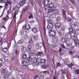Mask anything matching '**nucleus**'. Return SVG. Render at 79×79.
Masks as SVG:
<instances>
[{
  "label": "nucleus",
  "mask_w": 79,
  "mask_h": 79,
  "mask_svg": "<svg viewBox=\"0 0 79 79\" xmlns=\"http://www.w3.org/2000/svg\"><path fill=\"white\" fill-rule=\"evenodd\" d=\"M40 79H44V76L43 75H41L39 77Z\"/></svg>",
  "instance_id": "nucleus-51"
},
{
  "label": "nucleus",
  "mask_w": 79,
  "mask_h": 79,
  "mask_svg": "<svg viewBox=\"0 0 79 79\" xmlns=\"http://www.w3.org/2000/svg\"><path fill=\"white\" fill-rule=\"evenodd\" d=\"M29 44L31 45V44L32 45H34V41H33V40H32V39H30L29 40Z\"/></svg>",
  "instance_id": "nucleus-20"
},
{
  "label": "nucleus",
  "mask_w": 79,
  "mask_h": 79,
  "mask_svg": "<svg viewBox=\"0 0 79 79\" xmlns=\"http://www.w3.org/2000/svg\"><path fill=\"white\" fill-rule=\"evenodd\" d=\"M61 46L62 48H66V47H65V46L64 45V44H61Z\"/></svg>",
  "instance_id": "nucleus-57"
},
{
  "label": "nucleus",
  "mask_w": 79,
  "mask_h": 79,
  "mask_svg": "<svg viewBox=\"0 0 79 79\" xmlns=\"http://www.w3.org/2000/svg\"><path fill=\"white\" fill-rule=\"evenodd\" d=\"M26 0H23L22 1H20L19 3H20L21 5H23V4H24L26 3Z\"/></svg>",
  "instance_id": "nucleus-41"
},
{
  "label": "nucleus",
  "mask_w": 79,
  "mask_h": 79,
  "mask_svg": "<svg viewBox=\"0 0 79 79\" xmlns=\"http://www.w3.org/2000/svg\"><path fill=\"white\" fill-rule=\"evenodd\" d=\"M47 26H49L50 27L53 28V25L52 23L48 24Z\"/></svg>",
  "instance_id": "nucleus-46"
},
{
  "label": "nucleus",
  "mask_w": 79,
  "mask_h": 79,
  "mask_svg": "<svg viewBox=\"0 0 79 79\" xmlns=\"http://www.w3.org/2000/svg\"><path fill=\"white\" fill-rule=\"evenodd\" d=\"M26 28V24H25L22 27V29L23 30H24Z\"/></svg>",
  "instance_id": "nucleus-55"
},
{
  "label": "nucleus",
  "mask_w": 79,
  "mask_h": 79,
  "mask_svg": "<svg viewBox=\"0 0 79 79\" xmlns=\"http://www.w3.org/2000/svg\"><path fill=\"white\" fill-rule=\"evenodd\" d=\"M16 15H17V14H16V11L14 15V17H13V19L14 20V21L15 22V23H16Z\"/></svg>",
  "instance_id": "nucleus-29"
},
{
  "label": "nucleus",
  "mask_w": 79,
  "mask_h": 79,
  "mask_svg": "<svg viewBox=\"0 0 79 79\" xmlns=\"http://www.w3.org/2000/svg\"><path fill=\"white\" fill-rule=\"evenodd\" d=\"M69 0V1H70V2H71V3H73V5H75V1H74V0Z\"/></svg>",
  "instance_id": "nucleus-49"
},
{
  "label": "nucleus",
  "mask_w": 79,
  "mask_h": 79,
  "mask_svg": "<svg viewBox=\"0 0 79 79\" xmlns=\"http://www.w3.org/2000/svg\"><path fill=\"white\" fill-rule=\"evenodd\" d=\"M49 3V1L48 0H44L43 1V3L44 5H48Z\"/></svg>",
  "instance_id": "nucleus-14"
},
{
  "label": "nucleus",
  "mask_w": 79,
  "mask_h": 79,
  "mask_svg": "<svg viewBox=\"0 0 79 79\" xmlns=\"http://www.w3.org/2000/svg\"><path fill=\"white\" fill-rule=\"evenodd\" d=\"M50 33L55 36L56 34V31L55 30H50L49 32V34H50Z\"/></svg>",
  "instance_id": "nucleus-18"
},
{
  "label": "nucleus",
  "mask_w": 79,
  "mask_h": 79,
  "mask_svg": "<svg viewBox=\"0 0 79 79\" xmlns=\"http://www.w3.org/2000/svg\"><path fill=\"white\" fill-rule=\"evenodd\" d=\"M23 41H23V40H21L18 42V44H22V43H23Z\"/></svg>",
  "instance_id": "nucleus-42"
},
{
  "label": "nucleus",
  "mask_w": 79,
  "mask_h": 79,
  "mask_svg": "<svg viewBox=\"0 0 79 79\" xmlns=\"http://www.w3.org/2000/svg\"><path fill=\"white\" fill-rule=\"evenodd\" d=\"M22 59H23V60H25L27 58V54H24V53H22Z\"/></svg>",
  "instance_id": "nucleus-19"
},
{
  "label": "nucleus",
  "mask_w": 79,
  "mask_h": 79,
  "mask_svg": "<svg viewBox=\"0 0 79 79\" xmlns=\"http://www.w3.org/2000/svg\"><path fill=\"white\" fill-rule=\"evenodd\" d=\"M56 14L54 13H53L50 15V17L51 18H55V17H56Z\"/></svg>",
  "instance_id": "nucleus-21"
},
{
  "label": "nucleus",
  "mask_w": 79,
  "mask_h": 79,
  "mask_svg": "<svg viewBox=\"0 0 79 79\" xmlns=\"http://www.w3.org/2000/svg\"><path fill=\"white\" fill-rule=\"evenodd\" d=\"M44 47V53L46 54L47 53V52H46V48L45 47V44H44V43H39L38 44H36V48H37V49H40L42 48V47Z\"/></svg>",
  "instance_id": "nucleus-1"
},
{
  "label": "nucleus",
  "mask_w": 79,
  "mask_h": 79,
  "mask_svg": "<svg viewBox=\"0 0 79 79\" xmlns=\"http://www.w3.org/2000/svg\"><path fill=\"white\" fill-rule=\"evenodd\" d=\"M5 59L6 61H7V62H9V61H10V60H9L8 57H5Z\"/></svg>",
  "instance_id": "nucleus-53"
},
{
  "label": "nucleus",
  "mask_w": 79,
  "mask_h": 79,
  "mask_svg": "<svg viewBox=\"0 0 79 79\" xmlns=\"http://www.w3.org/2000/svg\"><path fill=\"white\" fill-rule=\"evenodd\" d=\"M48 6L49 8H52L54 7V4L53 3H50L49 4Z\"/></svg>",
  "instance_id": "nucleus-24"
},
{
  "label": "nucleus",
  "mask_w": 79,
  "mask_h": 79,
  "mask_svg": "<svg viewBox=\"0 0 79 79\" xmlns=\"http://www.w3.org/2000/svg\"><path fill=\"white\" fill-rule=\"evenodd\" d=\"M49 34L50 35V36L51 37H53V36H55L53 35V34H52L51 33H50V34Z\"/></svg>",
  "instance_id": "nucleus-62"
},
{
  "label": "nucleus",
  "mask_w": 79,
  "mask_h": 79,
  "mask_svg": "<svg viewBox=\"0 0 79 79\" xmlns=\"http://www.w3.org/2000/svg\"><path fill=\"white\" fill-rule=\"evenodd\" d=\"M49 12H53L54 11L55 13H54L56 15H58L59 14V10L58 9H57L55 10L54 9H50L48 10Z\"/></svg>",
  "instance_id": "nucleus-5"
},
{
  "label": "nucleus",
  "mask_w": 79,
  "mask_h": 79,
  "mask_svg": "<svg viewBox=\"0 0 79 79\" xmlns=\"http://www.w3.org/2000/svg\"><path fill=\"white\" fill-rule=\"evenodd\" d=\"M24 38L25 39H27V38H28V36L27 35H25Z\"/></svg>",
  "instance_id": "nucleus-63"
},
{
  "label": "nucleus",
  "mask_w": 79,
  "mask_h": 79,
  "mask_svg": "<svg viewBox=\"0 0 79 79\" xmlns=\"http://www.w3.org/2000/svg\"><path fill=\"white\" fill-rule=\"evenodd\" d=\"M69 47V49L70 50H73V47L70 46Z\"/></svg>",
  "instance_id": "nucleus-64"
},
{
  "label": "nucleus",
  "mask_w": 79,
  "mask_h": 79,
  "mask_svg": "<svg viewBox=\"0 0 79 79\" xmlns=\"http://www.w3.org/2000/svg\"><path fill=\"white\" fill-rule=\"evenodd\" d=\"M48 24H52V21L50 20V19H49L48 20Z\"/></svg>",
  "instance_id": "nucleus-59"
},
{
  "label": "nucleus",
  "mask_w": 79,
  "mask_h": 79,
  "mask_svg": "<svg viewBox=\"0 0 79 79\" xmlns=\"http://www.w3.org/2000/svg\"><path fill=\"white\" fill-rule=\"evenodd\" d=\"M60 17H57V18L56 19V20L58 21H60Z\"/></svg>",
  "instance_id": "nucleus-61"
},
{
  "label": "nucleus",
  "mask_w": 79,
  "mask_h": 79,
  "mask_svg": "<svg viewBox=\"0 0 79 79\" xmlns=\"http://www.w3.org/2000/svg\"><path fill=\"white\" fill-rule=\"evenodd\" d=\"M17 31H18V29H17L16 30V31H15V35H14L12 36V40H13V39L15 40V36H16V34H17Z\"/></svg>",
  "instance_id": "nucleus-26"
},
{
  "label": "nucleus",
  "mask_w": 79,
  "mask_h": 79,
  "mask_svg": "<svg viewBox=\"0 0 79 79\" xmlns=\"http://www.w3.org/2000/svg\"><path fill=\"white\" fill-rule=\"evenodd\" d=\"M32 58L31 57H28L27 59L26 60L27 62H28L29 63L31 61H32Z\"/></svg>",
  "instance_id": "nucleus-23"
},
{
  "label": "nucleus",
  "mask_w": 79,
  "mask_h": 79,
  "mask_svg": "<svg viewBox=\"0 0 79 79\" xmlns=\"http://www.w3.org/2000/svg\"><path fill=\"white\" fill-rule=\"evenodd\" d=\"M37 58H36L35 57H33L32 58V62H33L34 65H36V63L37 62Z\"/></svg>",
  "instance_id": "nucleus-11"
},
{
  "label": "nucleus",
  "mask_w": 79,
  "mask_h": 79,
  "mask_svg": "<svg viewBox=\"0 0 79 79\" xmlns=\"http://www.w3.org/2000/svg\"><path fill=\"white\" fill-rule=\"evenodd\" d=\"M57 66H60V67H61V64H60L59 62H58L57 63Z\"/></svg>",
  "instance_id": "nucleus-58"
},
{
  "label": "nucleus",
  "mask_w": 79,
  "mask_h": 79,
  "mask_svg": "<svg viewBox=\"0 0 79 79\" xmlns=\"http://www.w3.org/2000/svg\"><path fill=\"white\" fill-rule=\"evenodd\" d=\"M62 11V15L63 16L65 17V19H67V21L69 22V23H73V20L72 19L70 18L69 17H66V10L64 9H63Z\"/></svg>",
  "instance_id": "nucleus-2"
},
{
  "label": "nucleus",
  "mask_w": 79,
  "mask_h": 79,
  "mask_svg": "<svg viewBox=\"0 0 79 79\" xmlns=\"http://www.w3.org/2000/svg\"><path fill=\"white\" fill-rule=\"evenodd\" d=\"M1 71L2 74H5V73H6V70L5 69H2L1 70Z\"/></svg>",
  "instance_id": "nucleus-32"
},
{
  "label": "nucleus",
  "mask_w": 79,
  "mask_h": 79,
  "mask_svg": "<svg viewBox=\"0 0 79 79\" xmlns=\"http://www.w3.org/2000/svg\"><path fill=\"white\" fill-rule=\"evenodd\" d=\"M59 73H61L62 77L64 79V75L66 74V72L64 70H62L59 72Z\"/></svg>",
  "instance_id": "nucleus-10"
},
{
  "label": "nucleus",
  "mask_w": 79,
  "mask_h": 79,
  "mask_svg": "<svg viewBox=\"0 0 79 79\" xmlns=\"http://www.w3.org/2000/svg\"><path fill=\"white\" fill-rule=\"evenodd\" d=\"M49 67V64L48 63L45 64L41 66L42 68L43 69H47Z\"/></svg>",
  "instance_id": "nucleus-9"
},
{
  "label": "nucleus",
  "mask_w": 79,
  "mask_h": 79,
  "mask_svg": "<svg viewBox=\"0 0 79 79\" xmlns=\"http://www.w3.org/2000/svg\"><path fill=\"white\" fill-rule=\"evenodd\" d=\"M36 56H44V54L42 52H39L36 54Z\"/></svg>",
  "instance_id": "nucleus-12"
},
{
  "label": "nucleus",
  "mask_w": 79,
  "mask_h": 79,
  "mask_svg": "<svg viewBox=\"0 0 79 79\" xmlns=\"http://www.w3.org/2000/svg\"><path fill=\"white\" fill-rule=\"evenodd\" d=\"M39 39V37L37 35H35V36H34V40H37Z\"/></svg>",
  "instance_id": "nucleus-39"
},
{
  "label": "nucleus",
  "mask_w": 79,
  "mask_h": 79,
  "mask_svg": "<svg viewBox=\"0 0 79 79\" xmlns=\"http://www.w3.org/2000/svg\"><path fill=\"white\" fill-rule=\"evenodd\" d=\"M27 10H28V7L26 6L25 7L23 8L22 11V13H24Z\"/></svg>",
  "instance_id": "nucleus-17"
},
{
  "label": "nucleus",
  "mask_w": 79,
  "mask_h": 79,
  "mask_svg": "<svg viewBox=\"0 0 79 79\" xmlns=\"http://www.w3.org/2000/svg\"><path fill=\"white\" fill-rule=\"evenodd\" d=\"M26 28L28 30H29V29H30L31 28V27H30V25H29L27 23L26 24Z\"/></svg>",
  "instance_id": "nucleus-30"
},
{
  "label": "nucleus",
  "mask_w": 79,
  "mask_h": 79,
  "mask_svg": "<svg viewBox=\"0 0 79 79\" xmlns=\"http://www.w3.org/2000/svg\"><path fill=\"white\" fill-rule=\"evenodd\" d=\"M56 27L57 26H61V24L60 23H56L55 24Z\"/></svg>",
  "instance_id": "nucleus-47"
},
{
  "label": "nucleus",
  "mask_w": 79,
  "mask_h": 79,
  "mask_svg": "<svg viewBox=\"0 0 79 79\" xmlns=\"http://www.w3.org/2000/svg\"><path fill=\"white\" fill-rule=\"evenodd\" d=\"M22 63L23 66H25L26 67H27V63L26 61H23L22 62Z\"/></svg>",
  "instance_id": "nucleus-22"
},
{
  "label": "nucleus",
  "mask_w": 79,
  "mask_h": 79,
  "mask_svg": "<svg viewBox=\"0 0 79 79\" xmlns=\"http://www.w3.org/2000/svg\"><path fill=\"white\" fill-rule=\"evenodd\" d=\"M21 6V4H17L16 6V8H18V9H19Z\"/></svg>",
  "instance_id": "nucleus-37"
},
{
  "label": "nucleus",
  "mask_w": 79,
  "mask_h": 79,
  "mask_svg": "<svg viewBox=\"0 0 79 79\" xmlns=\"http://www.w3.org/2000/svg\"><path fill=\"white\" fill-rule=\"evenodd\" d=\"M75 73H76L77 74H79V70L77 69L75 70Z\"/></svg>",
  "instance_id": "nucleus-52"
},
{
  "label": "nucleus",
  "mask_w": 79,
  "mask_h": 79,
  "mask_svg": "<svg viewBox=\"0 0 79 79\" xmlns=\"http://www.w3.org/2000/svg\"><path fill=\"white\" fill-rule=\"evenodd\" d=\"M69 23V24H70V28L69 29V33H70V34H72L73 33V28L74 29V28H75V27H76V25H77V23H75L74 24V25L73 24H72V23Z\"/></svg>",
  "instance_id": "nucleus-3"
},
{
  "label": "nucleus",
  "mask_w": 79,
  "mask_h": 79,
  "mask_svg": "<svg viewBox=\"0 0 79 79\" xmlns=\"http://www.w3.org/2000/svg\"><path fill=\"white\" fill-rule=\"evenodd\" d=\"M9 76H10V73L9 72H6L5 74L4 75V77L6 79H8Z\"/></svg>",
  "instance_id": "nucleus-15"
},
{
  "label": "nucleus",
  "mask_w": 79,
  "mask_h": 79,
  "mask_svg": "<svg viewBox=\"0 0 79 79\" xmlns=\"http://www.w3.org/2000/svg\"><path fill=\"white\" fill-rule=\"evenodd\" d=\"M67 65L69 67L71 68H73V66H74V65L73 63H71L69 64H67Z\"/></svg>",
  "instance_id": "nucleus-28"
},
{
  "label": "nucleus",
  "mask_w": 79,
  "mask_h": 79,
  "mask_svg": "<svg viewBox=\"0 0 79 79\" xmlns=\"http://www.w3.org/2000/svg\"><path fill=\"white\" fill-rule=\"evenodd\" d=\"M61 41L63 43H66L68 42V39L66 37H63L61 38Z\"/></svg>",
  "instance_id": "nucleus-13"
},
{
  "label": "nucleus",
  "mask_w": 79,
  "mask_h": 79,
  "mask_svg": "<svg viewBox=\"0 0 79 79\" xmlns=\"http://www.w3.org/2000/svg\"><path fill=\"white\" fill-rule=\"evenodd\" d=\"M52 42L54 44H57L58 42V38L56 37H53L52 38Z\"/></svg>",
  "instance_id": "nucleus-7"
},
{
  "label": "nucleus",
  "mask_w": 79,
  "mask_h": 79,
  "mask_svg": "<svg viewBox=\"0 0 79 79\" xmlns=\"http://www.w3.org/2000/svg\"><path fill=\"white\" fill-rule=\"evenodd\" d=\"M15 7H11L10 9L11 10V12H12L13 11V10H15Z\"/></svg>",
  "instance_id": "nucleus-50"
},
{
  "label": "nucleus",
  "mask_w": 79,
  "mask_h": 79,
  "mask_svg": "<svg viewBox=\"0 0 79 79\" xmlns=\"http://www.w3.org/2000/svg\"><path fill=\"white\" fill-rule=\"evenodd\" d=\"M20 34L21 35H23V34H24V31H21L20 32Z\"/></svg>",
  "instance_id": "nucleus-54"
},
{
  "label": "nucleus",
  "mask_w": 79,
  "mask_h": 79,
  "mask_svg": "<svg viewBox=\"0 0 79 79\" xmlns=\"http://www.w3.org/2000/svg\"><path fill=\"white\" fill-rule=\"evenodd\" d=\"M27 49V48L26 47H24L22 49V51L23 52H25L26 51Z\"/></svg>",
  "instance_id": "nucleus-36"
},
{
  "label": "nucleus",
  "mask_w": 79,
  "mask_h": 79,
  "mask_svg": "<svg viewBox=\"0 0 79 79\" xmlns=\"http://www.w3.org/2000/svg\"><path fill=\"white\" fill-rule=\"evenodd\" d=\"M30 14V15L29 16V17H28V19H29L30 18H33V15L32 14V13H31Z\"/></svg>",
  "instance_id": "nucleus-40"
},
{
  "label": "nucleus",
  "mask_w": 79,
  "mask_h": 79,
  "mask_svg": "<svg viewBox=\"0 0 79 79\" xmlns=\"http://www.w3.org/2000/svg\"><path fill=\"white\" fill-rule=\"evenodd\" d=\"M34 55V53L33 52H30L29 54V56H30V57H31V56H32Z\"/></svg>",
  "instance_id": "nucleus-48"
},
{
  "label": "nucleus",
  "mask_w": 79,
  "mask_h": 79,
  "mask_svg": "<svg viewBox=\"0 0 79 79\" xmlns=\"http://www.w3.org/2000/svg\"><path fill=\"white\" fill-rule=\"evenodd\" d=\"M42 59L40 58H38L37 59V62L38 63H41V61Z\"/></svg>",
  "instance_id": "nucleus-35"
},
{
  "label": "nucleus",
  "mask_w": 79,
  "mask_h": 79,
  "mask_svg": "<svg viewBox=\"0 0 79 79\" xmlns=\"http://www.w3.org/2000/svg\"><path fill=\"white\" fill-rule=\"evenodd\" d=\"M10 45H11V43H9L8 44V46L7 47V48H2L3 50H4V49H6V50H8V48H9Z\"/></svg>",
  "instance_id": "nucleus-33"
},
{
  "label": "nucleus",
  "mask_w": 79,
  "mask_h": 79,
  "mask_svg": "<svg viewBox=\"0 0 79 79\" xmlns=\"http://www.w3.org/2000/svg\"><path fill=\"white\" fill-rule=\"evenodd\" d=\"M44 8L45 10H48V9L49 8V6H47V5H44Z\"/></svg>",
  "instance_id": "nucleus-34"
},
{
  "label": "nucleus",
  "mask_w": 79,
  "mask_h": 79,
  "mask_svg": "<svg viewBox=\"0 0 79 79\" xmlns=\"http://www.w3.org/2000/svg\"><path fill=\"white\" fill-rule=\"evenodd\" d=\"M43 73H44V74H47V73H49V72L48 71L46 70L44 71L43 72Z\"/></svg>",
  "instance_id": "nucleus-56"
},
{
  "label": "nucleus",
  "mask_w": 79,
  "mask_h": 79,
  "mask_svg": "<svg viewBox=\"0 0 79 79\" xmlns=\"http://www.w3.org/2000/svg\"><path fill=\"white\" fill-rule=\"evenodd\" d=\"M32 31L33 32H34V33H36V32H37V29L35 28H33L32 29Z\"/></svg>",
  "instance_id": "nucleus-31"
},
{
  "label": "nucleus",
  "mask_w": 79,
  "mask_h": 79,
  "mask_svg": "<svg viewBox=\"0 0 79 79\" xmlns=\"http://www.w3.org/2000/svg\"><path fill=\"white\" fill-rule=\"evenodd\" d=\"M65 36L67 39H71V34L69 33H65Z\"/></svg>",
  "instance_id": "nucleus-6"
},
{
  "label": "nucleus",
  "mask_w": 79,
  "mask_h": 79,
  "mask_svg": "<svg viewBox=\"0 0 79 79\" xmlns=\"http://www.w3.org/2000/svg\"><path fill=\"white\" fill-rule=\"evenodd\" d=\"M45 20V19H44L43 20V29H44V31L45 35H46V29H45V25H46Z\"/></svg>",
  "instance_id": "nucleus-8"
},
{
  "label": "nucleus",
  "mask_w": 79,
  "mask_h": 79,
  "mask_svg": "<svg viewBox=\"0 0 79 79\" xmlns=\"http://www.w3.org/2000/svg\"><path fill=\"white\" fill-rule=\"evenodd\" d=\"M46 63V60L44 59H41V63Z\"/></svg>",
  "instance_id": "nucleus-38"
},
{
  "label": "nucleus",
  "mask_w": 79,
  "mask_h": 79,
  "mask_svg": "<svg viewBox=\"0 0 79 79\" xmlns=\"http://www.w3.org/2000/svg\"><path fill=\"white\" fill-rule=\"evenodd\" d=\"M9 19V17L8 16V15H7L6 16V18H4L3 19V21H5V22H7L8 21V19Z\"/></svg>",
  "instance_id": "nucleus-25"
},
{
  "label": "nucleus",
  "mask_w": 79,
  "mask_h": 79,
  "mask_svg": "<svg viewBox=\"0 0 79 79\" xmlns=\"http://www.w3.org/2000/svg\"><path fill=\"white\" fill-rule=\"evenodd\" d=\"M47 28L48 29V30H52V29H53V28L51 27H49V26H47Z\"/></svg>",
  "instance_id": "nucleus-43"
},
{
  "label": "nucleus",
  "mask_w": 79,
  "mask_h": 79,
  "mask_svg": "<svg viewBox=\"0 0 79 79\" xmlns=\"http://www.w3.org/2000/svg\"><path fill=\"white\" fill-rule=\"evenodd\" d=\"M7 2L5 3V9L6 10H7V7H8V4H9V5H11L13 3L12 1L11 0H6Z\"/></svg>",
  "instance_id": "nucleus-4"
},
{
  "label": "nucleus",
  "mask_w": 79,
  "mask_h": 79,
  "mask_svg": "<svg viewBox=\"0 0 79 79\" xmlns=\"http://www.w3.org/2000/svg\"><path fill=\"white\" fill-rule=\"evenodd\" d=\"M28 12L29 14L32 13H31V9H30V8H29L28 10Z\"/></svg>",
  "instance_id": "nucleus-60"
},
{
  "label": "nucleus",
  "mask_w": 79,
  "mask_h": 79,
  "mask_svg": "<svg viewBox=\"0 0 79 79\" xmlns=\"http://www.w3.org/2000/svg\"><path fill=\"white\" fill-rule=\"evenodd\" d=\"M27 48L28 49L27 52L30 53L31 52V49L32 48V45H29L27 46Z\"/></svg>",
  "instance_id": "nucleus-16"
},
{
  "label": "nucleus",
  "mask_w": 79,
  "mask_h": 79,
  "mask_svg": "<svg viewBox=\"0 0 79 79\" xmlns=\"http://www.w3.org/2000/svg\"><path fill=\"white\" fill-rule=\"evenodd\" d=\"M64 30L62 29L59 32V33L61 35H63V34H64Z\"/></svg>",
  "instance_id": "nucleus-27"
},
{
  "label": "nucleus",
  "mask_w": 79,
  "mask_h": 79,
  "mask_svg": "<svg viewBox=\"0 0 79 79\" xmlns=\"http://www.w3.org/2000/svg\"><path fill=\"white\" fill-rule=\"evenodd\" d=\"M10 59L11 60H13L15 58V57L12 56H10Z\"/></svg>",
  "instance_id": "nucleus-45"
},
{
  "label": "nucleus",
  "mask_w": 79,
  "mask_h": 79,
  "mask_svg": "<svg viewBox=\"0 0 79 79\" xmlns=\"http://www.w3.org/2000/svg\"><path fill=\"white\" fill-rule=\"evenodd\" d=\"M75 32L76 34L77 35L79 34V30H76L75 31Z\"/></svg>",
  "instance_id": "nucleus-44"
}]
</instances>
